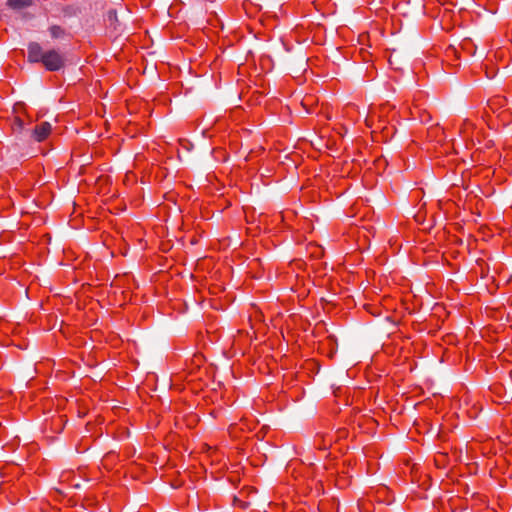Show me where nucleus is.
<instances>
[{
	"label": "nucleus",
	"mask_w": 512,
	"mask_h": 512,
	"mask_svg": "<svg viewBox=\"0 0 512 512\" xmlns=\"http://www.w3.org/2000/svg\"><path fill=\"white\" fill-rule=\"evenodd\" d=\"M312 42H315L317 44H319L320 42L318 40H315L314 38L312 39Z\"/></svg>",
	"instance_id": "14"
},
{
	"label": "nucleus",
	"mask_w": 512,
	"mask_h": 512,
	"mask_svg": "<svg viewBox=\"0 0 512 512\" xmlns=\"http://www.w3.org/2000/svg\"><path fill=\"white\" fill-rule=\"evenodd\" d=\"M365 122H366V125H367L368 127H371V126H372V122H373L372 116H367V117L365 118Z\"/></svg>",
	"instance_id": "9"
},
{
	"label": "nucleus",
	"mask_w": 512,
	"mask_h": 512,
	"mask_svg": "<svg viewBox=\"0 0 512 512\" xmlns=\"http://www.w3.org/2000/svg\"><path fill=\"white\" fill-rule=\"evenodd\" d=\"M7 5L16 11H20L32 5V0H8Z\"/></svg>",
	"instance_id": "3"
},
{
	"label": "nucleus",
	"mask_w": 512,
	"mask_h": 512,
	"mask_svg": "<svg viewBox=\"0 0 512 512\" xmlns=\"http://www.w3.org/2000/svg\"><path fill=\"white\" fill-rule=\"evenodd\" d=\"M27 59L31 63H42L48 71H58L65 65V58L59 51L44 50L36 42L28 45Z\"/></svg>",
	"instance_id": "1"
},
{
	"label": "nucleus",
	"mask_w": 512,
	"mask_h": 512,
	"mask_svg": "<svg viewBox=\"0 0 512 512\" xmlns=\"http://www.w3.org/2000/svg\"><path fill=\"white\" fill-rule=\"evenodd\" d=\"M16 127H17L19 130H22V128H23V121H22L20 118H18V117H16V118H15L13 128H14V129H16Z\"/></svg>",
	"instance_id": "8"
},
{
	"label": "nucleus",
	"mask_w": 512,
	"mask_h": 512,
	"mask_svg": "<svg viewBox=\"0 0 512 512\" xmlns=\"http://www.w3.org/2000/svg\"><path fill=\"white\" fill-rule=\"evenodd\" d=\"M434 463L438 469H445L448 464L446 453L443 451H438L434 456Z\"/></svg>",
	"instance_id": "4"
},
{
	"label": "nucleus",
	"mask_w": 512,
	"mask_h": 512,
	"mask_svg": "<svg viewBox=\"0 0 512 512\" xmlns=\"http://www.w3.org/2000/svg\"><path fill=\"white\" fill-rule=\"evenodd\" d=\"M470 127H472V124H471V123H469V122H466V123H465V129H464V133H465V134H467L468 129H469Z\"/></svg>",
	"instance_id": "10"
},
{
	"label": "nucleus",
	"mask_w": 512,
	"mask_h": 512,
	"mask_svg": "<svg viewBox=\"0 0 512 512\" xmlns=\"http://www.w3.org/2000/svg\"><path fill=\"white\" fill-rule=\"evenodd\" d=\"M297 43H301V42H305L306 40H299V39H296Z\"/></svg>",
	"instance_id": "13"
},
{
	"label": "nucleus",
	"mask_w": 512,
	"mask_h": 512,
	"mask_svg": "<svg viewBox=\"0 0 512 512\" xmlns=\"http://www.w3.org/2000/svg\"><path fill=\"white\" fill-rule=\"evenodd\" d=\"M318 438H322V436H321V435H316V439H315V441H316Z\"/></svg>",
	"instance_id": "15"
},
{
	"label": "nucleus",
	"mask_w": 512,
	"mask_h": 512,
	"mask_svg": "<svg viewBox=\"0 0 512 512\" xmlns=\"http://www.w3.org/2000/svg\"><path fill=\"white\" fill-rule=\"evenodd\" d=\"M330 444H331V439H329V441H327V442L325 441L324 448H326L327 445H330Z\"/></svg>",
	"instance_id": "12"
},
{
	"label": "nucleus",
	"mask_w": 512,
	"mask_h": 512,
	"mask_svg": "<svg viewBox=\"0 0 512 512\" xmlns=\"http://www.w3.org/2000/svg\"><path fill=\"white\" fill-rule=\"evenodd\" d=\"M106 21L109 23L111 29H113V30L121 29L120 23L118 21L117 13L115 10L108 11Z\"/></svg>",
	"instance_id": "5"
},
{
	"label": "nucleus",
	"mask_w": 512,
	"mask_h": 512,
	"mask_svg": "<svg viewBox=\"0 0 512 512\" xmlns=\"http://www.w3.org/2000/svg\"><path fill=\"white\" fill-rule=\"evenodd\" d=\"M314 102L313 96H305L301 102L302 106L307 110V112H311V110L308 109V106H311Z\"/></svg>",
	"instance_id": "7"
},
{
	"label": "nucleus",
	"mask_w": 512,
	"mask_h": 512,
	"mask_svg": "<svg viewBox=\"0 0 512 512\" xmlns=\"http://www.w3.org/2000/svg\"><path fill=\"white\" fill-rule=\"evenodd\" d=\"M464 190L460 188H450V201L455 202L457 206H459V203L462 200Z\"/></svg>",
	"instance_id": "6"
},
{
	"label": "nucleus",
	"mask_w": 512,
	"mask_h": 512,
	"mask_svg": "<svg viewBox=\"0 0 512 512\" xmlns=\"http://www.w3.org/2000/svg\"><path fill=\"white\" fill-rule=\"evenodd\" d=\"M51 133V124L48 122H42L35 126L32 131V138L37 142L44 141Z\"/></svg>",
	"instance_id": "2"
},
{
	"label": "nucleus",
	"mask_w": 512,
	"mask_h": 512,
	"mask_svg": "<svg viewBox=\"0 0 512 512\" xmlns=\"http://www.w3.org/2000/svg\"><path fill=\"white\" fill-rule=\"evenodd\" d=\"M282 42H283V44L286 46V49H287V50H291V49H292V47L288 46L287 40L282 39Z\"/></svg>",
	"instance_id": "11"
}]
</instances>
